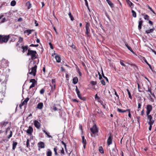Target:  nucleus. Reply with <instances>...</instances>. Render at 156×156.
<instances>
[{
    "label": "nucleus",
    "instance_id": "obj_57",
    "mask_svg": "<svg viewBox=\"0 0 156 156\" xmlns=\"http://www.w3.org/2000/svg\"><path fill=\"white\" fill-rule=\"evenodd\" d=\"M149 125H150V126L149 127V130L150 131H151V129L152 128V125L153 124H152V123L150 124H148Z\"/></svg>",
    "mask_w": 156,
    "mask_h": 156
},
{
    "label": "nucleus",
    "instance_id": "obj_31",
    "mask_svg": "<svg viewBox=\"0 0 156 156\" xmlns=\"http://www.w3.org/2000/svg\"><path fill=\"white\" fill-rule=\"evenodd\" d=\"M76 93H77V95L78 96V97H80V91L78 90V89L77 88V87L76 86Z\"/></svg>",
    "mask_w": 156,
    "mask_h": 156
},
{
    "label": "nucleus",
    "instance_id": "obj_53",
    "mask_svg": "<svg viewBox=\"0 0 156 156\" xmlns=\"http://www.w3.org/2000/svg\"><path fill=\"white\" fill-rule=\"evenodd\" d=\"M101 83L103 85H105V81L102 79V80H101Z\"/></svg>",
    "mask_w": 156,
    "mask_h": 156
},
{
    "label": "nucleus",
    "instance_id": "obj_45",
    "mask_svg": "<svg viewBox=\"0 0 156 156\" xmlns=\"http://www.w3.org/2000/svg\"><path fill=\"white\" fill-rule=\"evenodd\" d=\"M7 20V19H6L5 18H3L2 20L0 21V23H2L5 22Z\"/></svg>",
    "mask_w": 156,
    "mask_h": 156
},
{
    "label": "nucleus",
    "instance_id": "obj_48",
    "mask_svg": "<svg viewBox=\"0 0 156 156\" xmlns=\"http://www.w3.org/2000/svg\"><path fill=\"white\" fill-rule=\"evenodd\" d=\"M29 139H27V141L26 142V147H28L29 146Z\"/></svg>",
    "mask_w": 156,
    "mask_h": 156
},
{
    "label": "nucleus",
    "instance_id": "obj_56",
    "mask_svg": "<svg viewBox=\"0 0 156 156\" xmlns=\"http://www.w3.org/2000/svg\"><path fill=\"white\" fill-rule=\"evenodd\" d=\"M148 7L149 9L154 14H155V13L154 11L150 7L149 5H148Z\"/></svg>",
    "mask_w": 156,
    "mask_h": 156
},
{
    "label": "nucleus",
    "instance_id": "obj_55",
    "mask_svg": "<svg viewBox=\"0 0 156 156\" xmlns=\"http://www.w3.org/2000/svg\"><path fill=\"white\" fill-rule=\"evenodd\" d=\"M95 98L96 99H97L99 101H100V100H101L100 99V98L98 96V95H97V94H96L95 95Z\"/></svg>",
    "mask_w": 156,
    "mask_h": 156
},
{
    "label": "nucleus",
    "instance_id": "obj_13",
    "mask_svg": "<svg viewBox=\"0 0 156 156\" xmlns=\"http://www.w3.org/2000/svg\"><path fill=\"white\" fill-rule=\"evenodd\" d=\"M141 18L139 19V24L138 26V28L139 30H140L142 27V25L143 21L141 20Z\"/></svg>",
    "mask_w": 156,
    "mask_h": 156
},
{
    "label": "nucleus",
    "instance_id": "obj_46",
    "mask_svg": "<svg viewBox=\"0 0 156 156\" xmlns=\"http://www.w3.org/2000/svg\"><path fill=\"white\" fill-rule=\"evenodd\" d=\"M90 83L92 85H94L97 84V82L96 81H91Z\"/></svg>",
    "mask_w": 156,
    "mask_h": 156
},
{
    "label": "nucleus",
    "instance_id": "obj_33",
    "mask_svg": "<svg viewBox=\"0 0 156 156\" xmlns=\"http://www.w3.org/2000/svg\"><path fill=\"white\" fill-rule=\"evenodd\" d=\"M117 111L119 112L124 113L126 112L127 111H129V109H128L126 110H122L121 109L118 108Z\"/></svg>",
    "mask_w": 156,
    "mask_h": 156
},
{
    "label": "nucleus",
    "instance_id": "obj_24",
    "mask_svg": "<svg viewBox=\"0 0 156 156\" xmlns=\"http://www.w3.org/2000/svg\"><path fill=\"white\" fill-rule=\"evenodd\" d=\"M78 81V79L77 77H74L73 80V83L74 84H76L77 83Z\"/></svg>",
    "mask_w": 156,
    "mask_h": 156
},
{
    "label": "nucleus",
    "instance_id": "obj_8",
    "mask_svg": "<svg viewBox=\"0 0 156 156\" xmlns=\"http://www.w3.org/2000/svg\"><path fill=\"white\" fill-rule=\"evenodd\" d=\"M30 82L32 83V84L30 87V89L35 86V84L36 83V81L34 79H31L30 80Z\"/></svg>",
    "mask_w": 156,
    "mask_h": 156
},
{
    "label": "nucleus",
    "instance_id": "obj_44",
    "mask_svg": "<svg viewBox=\"0 0 156 156\" xmlns=\"http://www.w3.org/2000/svg\"><path fill=\"white\" fill-rule=\"evenodd\" d=\"M127 91L128 94L129 95V98L130 99H132V96H131V93H130V92L129 91L128 89L127 90Z\"/></svg>",
    "mask_w": 156,
    "mask_h": 156
},
{
    "label": "nucleus",
    "instance_id": "obj_41",
    "mask_svg": "<svg viewBox=\"0 0 156 156\" xmlns=\"http://www.w3.org/2000/svg\"><path fill=\"white\" fill-rule=\"evenodd\" d=\"M99 152L101 154H103L104 153V151L102 147H99Z\"/></svg>",
    "mask_w": 156,
    "mask_h": 156
},
{
    "label": "nucleus",
    "instance_id": "obj_59",
    "mask_svg": "<svg viewBox=\"0 0 156 156\" xmlns=\"http://www.w3.org/2000/svg\"><path fill=\"white\" fill-rule=\"evenodd\" d=\"M38 46H39V45L38 44L35 45V44H32L30 45V46L37 47Z\"/></svg>",
    "mask_w": 156,
    "mask_h": 156
},
{
    "label": "nucleus",
    "instance_id": "obj_10",
    "mask_svg": "<svg viewBox=\"0 0 156 156\" xmlns=\"http://www.w3.org/2000/svg\"><path fill=\"white\" fill-rule=\"evenodd\" d=\"M147 118L149 119V122H148V124H150V123L152 124H153L154 121L152 119V116L151 115H148V116Z\"/></svg>",
    "mask_w": 156,
    "mask_h": 156
},
{
    "label": "nucleus",
    "instance_id": "obj_7",
    "mask_svg": "<svg viewBox=\"0 0 156 156\" xmlns=\"http://www.w3.org/2000/svg\"><path fill=\"white\" fill-rule=\"evenodd\" d=\"M110 155L111 156H118V151L117 150L115 151L114 148L113 149L112 152H110Z\"/></svg>",
    "mask_w": 156,
    "mask_h": 156
},
{
    "label": "nucleus",
    "instance_id": "obj_9",
    "mask_svg": "<svg viewBox=\"0 0 156 156\" xmlns=\"http://www.w3.org/2000/svg\"><path fill=\"white\" fill-rule=\"evenodd\" d=\"M33 129L32 127L29 126L28 129L27 131V133L29 135H31L32 133Z\"/></svg>",
    "mask_w": 156,
    "mask_h": 156
},
{
    "label": "nucleus",
    "instance_id": "obj_23",
    "mask_svg": "<svg viewBox=\"0 0 156 156\" xmlns=\"http://www.w3.org/2000/svg\"><path fill=\"white\" fill-rule=\"evenodd\" d=\"M26 6L28 9H29L31 7V4L29 1H28L26 3Z\"/></svg>",
    "mask_w": 156,
    "mask_h": 156
},
{
    "label": "nucleus",
    "instance_id": "obj_61",
    "mask_svg": "<svg viewBox=\"0 0 156 156\" xmlns=\"http://www.w3.org/2000/svg\"><path fill=\"white\" fill-rule=\"evenodd\" d=\"M81 100L83 101H85L86 100V99L85 97H82L81 98H80Z\"/></svg>",
    "mask_w": 156,
    "mask_h": 156
},
{
    "label": "nucleus",
    "instance_id": "obj_32",
    "mask_svg": "<svg viewBox=\"0 0 156 156\" xmlns=\"http://www.w3.org/2000/svg\"><path fill=\"white\" fill-rule=\"evenodd\" d=\"M99 102L102 105V106H103L104 109H105L106 108V107L105 106V104L101 100H100V101H99Z\"/></svg>",
    "mask_w": 156,
    "mask_h": 156
},
{
    "label": "nucleus",
    "instance_id": "obj_39",
    "mask_svg": "<svg viewBox=\"0 0 156 156\" xmlns=\"http://www.w3.org/2000/svg\"><path fill=\"white\" fill-rule=\"evenodd\" d=\"M43 132L45 133V134L47 135V136L49 138H52V136L49 135L48 133L46 132L45 130H43Z\"/></svg>",
    "mask_w": 156,
    "mask_h": 156
},
{
    "label": "nucleus",
    "instance_id": "obj_52",
    "mask_svg": "<svg viewBox=\"0 0 156 156\" xmlns=\"http://www.w3.org/2000/svg\"><path fill=\"white\" fill-rule=\"evenodd\" d=\"M55 86H54L53 87H51L50 92H53L55 89Z\"/></svg>",
    "mask_w": 156,
    "mask_h": 156
},
{
    "label": "nucleus",
    "instance_id": "obj_27",
    "mask_svg": "<svg viewBox=\"0 0 156 156\" xmlns=\"http://www.w3.org/2000/svg\"><path fill=\"white\" fill-rule=\"evenodd\" d=\"M17 144V143L16 142L13 141L12 144V149L15 150L16 148V146Z\"/></svg>",
    "mask_w": 156,
    "mask_h": 156
},
{
    "label": "nucleus",
    "instance_id": "obj_64",
    "mask_svg": "<svg viewBox=\"0 0 156 156\" xmlns=\"http://www.w3.org/2000/svg\"><path fill=\"white\" fill-rule=\"evenodd\" d=\"M140 117L139 116H137V121L138 122V123L139 124H140Z\"/></svg>",
    "mask_w": 156,
    "mask_h": 156
},
{
    "label": "nucleus",
    "instance_id": "obj_12",
    "mask_svg": "<svg viewBox=\"0 0 156 156\" xmlns=\"http://www.w3.org/2000/svg\"><path fill=\"white\" fill-rule=\"evenodd\" d=\"M38 146L39 147L41 148H44L45 147L44 144L43 142H40L38 144Z\"/></svg>",
    "mask_w": 156,
    "mask_h": 156
},
{
    "label": "nucleus",
    "instance_id": "obj_14",
    "mask_svg": "<svg viewBox=\"0 0 156 156\" xmlns=\"http://www.w3.org/2000/svg\"><path fill=\"white\" fill-rule=\"evenodd\" d=\"M126 1L129 6L132 9L133 7L134 4L129 0H126Z\"/></svg>",
    "mask_w": 156,
    "mask_h": 156
},
{
    "label": "nucleus",
    "instance_id": "obj_43",
    "mask_svg": "<svg viewBox=\"0 0 156 156\" xmlns=\"http://www.w3.org/2000/svg\"><path fill=\"white\" fill-rule=\"evenodd\" d=\"M57 147H55L54 148V151L55 152V155L56 156H58V153L57 152Z\"/></svg>",
    "mask_w": 156,
    "mask_h": 156
},
{
    "label": "nucleus",
    "instance_id": "obj_54",
    "mask_svg": "<svg viewBox=\"0 0 156 156\" xmlns=\"http://www.w3.org/2000/svg\"><path fill=\"white\" fill-rule=\"evenodd\" d=\"M64 153H65V152L64 151L63 148H62V150H61V155H62L63 154H64Z\"/></svg>",
    "mask_w": 156,
    "mask_h": 156
},
{
    "label": "nucleus",
    "instance_id": "obj_40",
    "mask_svg": "<svg viewBox=\"0 0 156 156\" xmlns=\"http://www.w3.org/2000/svg\"><path fill=\"white\" fill-rule=\"evenodd\" d=\"M123 62H124V61L122 60H120V61H119V62H120V64H121V65H122V66H124V67H126V65L123 63Z\"/></svg>",
    "mask_w": 156,
    "mask_h": 156
},
{
    "label": "nucleus",
    "instance_id": "obj_37",
    "mask_svg": "<svg viewBox=\"0 0 156 156\" xmlns=\"http://www.w3.org/2000/svg\"><path fill=\"white\" fill-rule=\"evenodd\" d=\"M7 122H1V124L2 126H5L8 123Z\"/></svg>",
    "mask_w": 156,
    "mask_h": 156
},
{
    "label": "nucleus",
    "instance_id": "obj_16",
    "mask_svg": "<svg viewBox=\"0 0 156 156\" xmlns=\"http://www.w3.org/2000/svg\"><path fill=\"white\" fill-rule=\"evenodd\" d=\"M82 143L83 144V147L84 148L85 147V146L86 144V140L84 138V136H82Z\"/></svg>",
    "mask_w": 156,
    "mask_h": 156
},
{
    "label": "nucleus",
    "instance_id": "obj_26",
    "mask_svg": "<svg viewBox=\"0 0 156 156\" xmlns=\"http://www.w3.org/2000/svg\"><path fill=\"white\" fill-rule=\"evenodd\" d=\"M29 100L28 98H27L23 102H22V105H24L27 104V101Z\"/></svg>",
    "mask_w": 156,
    "mask_h": 156
},
{
    "label": "nucleus",
    "instance_id": "obj_11",
    "mask_svg": "<svg viewBox=\"0 0 156 156\" xmlns=\"http://www.w3.org/2000/svg\"><path fill=\"white\" fill-rule=\"evenodd\" d=\"M34 125L35 126L37 129H39L40 128L41 124L40 123L37 121L35 120L34 121Z\"/></svg>",
    "mask_w": 156,
    "mask_h": 156
},
{
    "label": "nucleus",
    "instance_id": "obj_4",
    "mask_svg": "<svg viewBox=\"0 0 156 156\" xmlns=\"http://www.w3.org/2000/svg\"><path fill=\"white\" fill-rule=\"evenodd\" d=\"M90 130L93 134H96L98 132V129L96 125H94L92 127L90 128Z\"/></svg>",
    "mask_w": 156,
    "mask_h": 156
},
{
    "label": "nucleus",
    "instance_id": "obj_3",
    "mask_svg": "<svg viewBox=\"0 0 156 156\" xmlns=\"http://www.w3.org/2000/svg\"><path fill=\"white\" fill-rule=\"evenodd\" d=\"M37 67V66L36 65H35L34 67L31 68V71H30V70L29 69V72L28 73L30 74L35 76L36 74Z\"/></svg>",
    "mask_w": 156,
    "mask_h": 156
},
{
    "label": "nucleus",
    "instance_id": "obj_5",
    "mask_svg": "<svg viewBox=\"0 0 156 156\" xmlns=\"http://www.w3.org/2000/svg\"><path fill=\"white\" fill-rule=\"evenodd\" d=\"M9 65V62L5 59H3L2 62V67L6 68Z\"/></svg>",
    "mask_w": 156,
    "mask_h": 156
},
{
    "label": "nucleus",
    "instance_id": "obj_6",
    "mask_svg": "<svg viewBox=\"0 0 156 156\" xmlns=\"http://www.w3.org/2000/svg\"><path fill=\"white\" fill-rule=\"evenodd\" d=\"M90 27V23L88 22H86V34L87 35H88L89 33V30Z\"/></svg>",
    "mask_w": 156,
    "mask_h": 156
},
{
    "label": "nucleus",
    "instance_id": "obj_30",
    "mask_svg": "<svg viewBox=\"0 0 156 156\" xmlns=\"http://www.w3.org/2000/svg\"><path fill=\"white\" fill-rule=\"evenodd\" d=\"M144 60V61L146 62V63L149 66L150 68L151 69V66L150 65V64H149L147 62V60L145 59V58L144 57H143L142 58Z\"/></svg>",
    "mask_w": 156,
    "mask_h": 156
},
{
    "label": "nucleus",
    "instance_id": "obj_28",
    "mask_svg": "<svg viewBox=\"0 0 156 156\" xmlns=\"http://www.w3.org/2000/svg\"><path fill=\"white\" fill-rule=\"evenodd\" d=\"M125 43V45H126V46L127 48L131 52H132L133 53L134 52L132 49L128 45V44L127 43Z\"/></svg>",
    "mask_w": 156,
    "mask_h": 156
},
{
    "label": "nucleus",
    "instance_id": "obj_18",
    "mask_svg": "<svg viewBox=\"0 0 156 156\" xmlns=\"http://www.w3.org/2000/svg\"><path fill=\"white\" fill-rule=\"evenodd\" d=\"M107 143L108 145H109L112 143V137L111 136H109L108 139Z\"/></svg>",
    "mask_w": 156,
    "mask_h": 156
},
{
    "label": "nucleus",
    "instance_id": "obj_62",
    "mask_svg": "<svg viewBox=\"0 0 156 156\" xmlns=\"http://www.w3.org/2000/svg\"><path fill=\"white\" fill-rule=\"evenodd\" d=\"M72 101L74 102H78V101L76 99H72Z\"/></svg>",
    "mask_w": 156,
    "mask_h": 156
},
{
    "label": "nucleus",
    "instance_id": "obj_51",
    "mask_svg": "<svg viewBox=\"0 0 156 156\" xmlns=\"http://www.w3.org/2000/svg\"><path fill=\"white\" fill-rule=\"evenodd\" d=\"M23 39L21 37H19V40L18 41V42L19 43L23 41Z\"/></svg>",
    "mask_w": 156,
    "mask_h": 156
},
{
    "label": "nucleus",
    "instance_id": "obj_38",
    "mask_svg": "<svg viewBox=\"0 0 156 156\" xmlns=\"http://www.w3.org/2000/svg\"><path fill=\"white\" fill-rule=\"evenodd\" d=\"M46 155L47 156H51L52 152L50 150L47 152Z\"/></svg>",
    "mask_w": 156,
    "mask_h": 156
},
{
    "label": "nucleus",
    "instance_id": "obj_19",
    "mask_svg": "<svg viewBox=\"0 0 156 156\" xmlns=\"http://www.w3.org/2000/svg\"><path fill=\"white\" fill-rule=\"evenodd\" d=\"M34 31L33 30H28L25 31V33H27V35H29L30 34H31L32 31Z\"/></svg>",
    "mask_w": 156,
    "mask_h": 156
},
{
    "label": "nucleus",
    "instance_id": "obj_29",
    "mask_svg": "<svg viewBox=\"0 0 156 156\" xmlns=\"http://www.w3.org/2000/svg\"><path fill=\"white\" fill-rule=\"evenodd\" d=\"M154 30L153 29H151L150 30H146L145 31L146 33L147 34H149L151 33H152L154 31Z\"/></svg>",
    "mask_w": 156,
    "mask_h": 156
},
{
    "label": "nucleus",
    "instance_id": "obj_15",
    "mask_svg": "<svg viewBox=\"0 0 156 156\" xmlns=\"http://www.w3.org/2000/svg\"><path fill=\"white\" fill-rule=\"evenodd\" d=\"M43 106V104L42 103H39L37 104V108L39 109H41Z\"/></svg>",
    "mask_w": 156,
    "mask_h": 156
},
{
    "label": "nucleus",
    "instance_id": "obj_50",
    "mask_svg": "<svg viewBox=\"0 0 156 156\" xmlns=\"http://www.w3.org/2000/svg\"><path fill=\"white\" fill-rule=\"evenodd\" d=\"M44 89L42 88L40 90V93L41 94H43L44 93Z\"/></svg>",
    "mask_w": 156,
    "mask_h": 156
},
{
    "label": "nucleus",
    "instance_id": "obj_63",
    "mask_svg": "<svg viewBox=\"0 0 156 156\" xmlns=\"http://www.w3.org/2000/svg\"><path fill=\"white\" fill-rule=\"evenodd\" d=\"M53 110L55 111H57V110H60V109H58L56 107H55L53 108Z\"/></svg>",
    "mask_w": 156,
    "mask_h": 156
},
{
    "label": "nucleus",
    "instance_id": "obj_17",
    "mask_svg": "<svg viewBox=\"0 0 156 156\" xmlns=\"http://www.w3.org/2000/svg\"><path fill=\"white\" fill-rule=\"evenodd\" d=\"M55 58L57 62H60L61 61L60 57L58 55H56L55 56Z\"/></svg>",
    "mask_w": 156,
    "mask_h": 156
},
{
    "label": "nucleus",
    "instance_id": "obj_60",
    "mask_svg": "<svg viewBox=\"0 0 156 156\" xmlns=\"http://www.w3.org/2000/svg\"><path fill=\"white\" fill-rule=\"evenodd\" d=\"M4 16V15H2L0 16V22L2 20V18Z\"/></svg>",
    "mask_w": 156,
    "mask_h": 156
},
{
    "label": "nucleus",
    "instance_id": "obj_34",
    "mask_svg": "<svg viewBox=\"0 0 156 156\" xmlns=\"http://www.w3.org/2000/svg\"><path fill=\"white\" fill-rule=\"evenodd\" d=\"M131 12L132 13V16L134 18L136 17V12L133 10H132Z\"/></svg>",
    "mask_w": 156,
    "mask_h": 156
},
{
    "label": "nucleus",
    "instance_id": "obj_22",
    "mask_svg": "<svg viewBox=\"0 0 156 156\" xmlns=\"http://www.w3.org/2000/svg\"><path fill=\"white\" fill-rule=\"evenodd\" d=\"M22 48L23 49V52L24 53L25 51H27L28 49V46H22Z\"/></svg>",
    "mask_w": 156,
    "mask_h": 156
},
{
    "label": "nucleus",
    "instance_id": "obj_58",
    "mask_svg": "<svg viewBox=\"0 0 156 156\" xmlns=\"http://www.w3.org/2000/svg\"><path fill=\"white\" fill-rule=\"evenodd\" d=\"M12 136V132L11 131H10V134L8 136V138L9 139Z\"/></svg>",
    "mask_w": 156,
    "mask_h": 156
},
{
    "label": "nucleus",
    "instance_id": "obj_49",
    "mask_svg": "<svg viewBox=\"0 0 156 156\" xmlns=\"http://www.w3.org/2000/svg\"><path fill=\"white\" fill-rule=\"evenodd\" d=\"M51 82L52 84V85H53V86H55V79H53L52 80Z\"/></svg>",
    "mask_w": 156,
    "mask_h": 156
},
{
    "label": "nucleus",
    "instance_id": "obj_20",
    "mask_svg": "<svg viewBox=\"0 0 156 156\" xmlns=\"http://www.w3.org/2000/svg\"><path fill=\"white\" fill-rule=\"evenodd\" d=\"M106 2L111 8L114 7L113 4L109 0H106Z\"/></svg>",
    "mask_w": 156,
    "mask_h": 156
},
{
    "label": "nucleus",
    "instance_id": "obj_42",
    "mask_svg": "<svg viewBox=\"0 0 156 156\" xmlns=\"http://www.w3.org/2000/svg\"><path fill=\"white\" fill-rule=\"evenodd\" d=\"M10 4H11V6H14V5H15L16 4V2L15 1H14V0L12 1L11 2Z\"/></svg>",
    "mask_w": 156,
    "mask_h": 156
},
{
    "label": "nucleus",
    "instance_id": "obj_36",
    "mask_svg": "<svg viewBox=\"0 0 156 156\" xmlns=\"http://www.w3.org/2000/svg\"><path fill=\"white\" fill-rule=\"evenodd\" d=\"M101 71H102V76L103 77L105 78V79H106V80L108 82V79L105 76H104V74L103 73V70L102 69H101Z\"/></svg>",
    "mask_w": 156,
    "mask_h": 156
},
{
    "label": "nucleus",
    "instance_id": "obj_25",
    "mask_svg": "<svg viewBox=\"0 0 156 156\" xmlns=\"http://www.w3.org/2000/svg\"><path fill=\"white\" fill-rule=\"evenodd\" d=\"M4 97V95L2 92H0V103L2 102V100Z\"/></svg>",
    "mask_w": 156,
    "mask_h": 156
},
{
    "label": "nucleus",
    "instance_id": "obj_21",
    "mask_svg": "<svg viewBox=\"0 0 156 156\" xmlns=\"http://www.w3.org/2000/svg\"><path fill=\"white\" fill-rule=\"evenodd\" d=\"M147 110L151 112L152 109V106L151 105H147Z\"/></svg>",
    "mask_w": 156,
    "mask_h": 156
},
{
    "label": "nucleus",
    "instance_id": "obj_1",
    "mask_svg": "<svg viewBox=\"0 0 156 156\" xmlns=\"http://www.w3.org/2000/svg\"><path fill=\"white\" fill-rule=\"evenodd\" d=\"M27 55H30L31 58L32 60L34 59L37 58V53L36 51L30 50V49L28 50Z\"/></svg>",
    "mask_w": 156,
    "mask_h": 156
},
{
    "label": "nucleus",
    "instance_id": "obj_2",
    "mask_svg": "<svg viewBox=\"0 0 156 156\" xmlns=\"http://www.w3.org/2000/svg\"><path fill=\"white\" fill-rule=\"evenodd\" d=\"M9 38V35H0V43H6L8 41Z\"/></svg>",
    "mask_w": 156,
    "mask_h": 156
},
{
    "label": "nucleus",
    "instance_id": "obj_47",
    "mask_svg": "<svg viewBox=\"0 0 156 156\" xmlns=\"http://www.w3.org/2000/svg\"><path fill=\"white\" fill-rule=\"evenodd\" d=\"M144 18L145 20H149V16L147 15H145Z\"/></svg>",
    "mask_w": 156,
    "mask_h": 156
},
{
    "label": "nucleus",
    "instance_id": "obj_35",
    "mask_svg": "<svg viewBox=\"0 0 156 156\" xmlns=\"http://www.w3.org/2000/svg\"><path fill=\"white\" fill-rule=\"evenodd\" d=\"M68 15L69 16V17L70 18L71 20L72 21H73L74 20V19L73 16L72 15L70 12H69L68 13Z\"/></svg>",
    "mask_w": 156,
    "mask_h": 156
}]
</instances>
